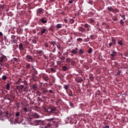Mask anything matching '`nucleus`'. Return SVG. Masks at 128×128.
<instances>
[{
    "mask_svg": "<svg viewBox=\"0 0 128 128\" xmlns=\"http://www.w3.org/2000/svg\"><path fill=\"white\" fill-rule=\"evenodd\" d=\"M45 112H47L48 114L50 113H52L54 114H58V107L50 106L48 108H44Z\"/></svg>",
    "mask_w": 128,
    "mask_h": 128,
    "instance_id": "f257e3e1",
    "label": "nucleus"
},
{
    "mask_svg": "<svg viewBox=\"0 0 128 128\" xmlns=\"http://www.w3.org/2000/svg\"><path fill=\"white\" fill-rule=\"evenodd\" d=\"M54 118H50L47 119V122L48 123H47V124L46 125V128H49L50 126H54V124L56 123V122H54Z\"/></svg>",
    "mask_w": 128,
    "mask_h": 128,
    "instance_id": "f03ea898",
    "label": "nucleus"
},
{
    "mask_svg": "<svg viewBox=\"0 0 128 128\" xmlns=\"http://www.w3.org/2000/svg\"><path fill=\"white\" fill-rule=\"evenodd\" d=\"M111 40L112 42L109 43V44H108V46L107 47L108 48H110L111 46H116V38H114V37H112L111 38Z\"/></svg>",
    "mask_w": 128,
    "mask_h": 128,
    "instance_id": "7ed1b4c3",
    "label": "nucleus"
},
{
    "mask_svg": "<svg viewBox=\"0 0 128 128\" xmlns=\"http://www.w3.org/2000/svg\"><path fill=\"white\" fill-rule=\"evenodd\" d=\"M44 13V10L42 8H38L36 10V16H40Z\"/></svg>",
    "mask_w": 128,
    "mask_h": 128,
    "instance_id": "20e7f679",
    "label": "nucleus"
},
{
    "mask_svg": "<svg viewBox=\"0 0 128 128\" xmlns=\"http://www.w3.org/2000/svg\"><path fill=\"white\" fill-rule=\"evenodd\" d=\"M7 61L8 58H6V56H2L0 57V64H3L4 62Z\"/></svg>",
    "mask_w": 128,
    "mask_h": 128,
    "instance_id": "39448f33",
    "label": "nucleus"
},
{
    "mask_svg": "<svg viewBox=\"0 0 128 128\" xmlns=\"http://www.w3.org/2000/svg\"><path fill=\"white\" fill-rule=\"evenodd\" d=\"M82 26H84V28H86L87 32H90L91 31V26L90 25L88 24L87 23H86L85 24H81Z\"/></svg>",
    "mask_w": 128,
    "mask_h": 128,
    "instance_id": "423d86ee",
    "label": "nucleus"
},
{
    "mask_svg": "<svg viewBox=\"0 0 128 128\" xmlns=\"http://www.w3.org/2000/svg\"><path fill=\"white\" fill-rule=\"evenodd\" d=\"M15 116L16 117V118H15V122H16V124H18V120H20V112H16V113H15Z\"/></svg>",
    "mask_w": 128,
    "mask_h": 128,
    "instance_id": "0eeeda50",
    "label": "nucleus"
},
{
    "mask_svg": "<svg viewBox=\"0 0 128 128\" xmlns=\"http://www.w3.org/2000/svg\"><path fill=\"white\" fill-rule=\"evenodd\" d=\"M26 61L29 62H33V58L32 56L30 55H27L26 56Z\"/></svg>",
    "mask_w": 128,
    "mask_h": 128,
    "instance_id": "6e6552de",
    "label": "nucleus"
},
{
    "mask_svg": "<svg viewBox=\"0 0 128 128\" xmlns=\"http://www.w3.org/2000/svg\"><path fill=\"white\" fill-rule=\"evenodd\" d=\"M116 56V51H113L112 54L110 55V56H111V60H114V57Z\"/></svg>",
    "mask_w": 128,
    "mask_h": 128,
    "instance_id": "1a4fd4ad",
    "label": "nucleus"
},
{
    "mask_svg": "<svg viewBox=\"0 0 128 128\" xmlns=\"http://www.w3.org/2000/svg\"><path fill=\"white\" fill-rule=\"evenodd\" d=\"M47 22H48V20L46 17H42V18H40V22L42 24H47Z\"/></svg>",
    "mask_w": 128,
    "mask_h": 128,
    "instance_id": "9d476101",
    "label": "nucleus"
},
{
    "mask_svg": "<svg viewBox=\"0 0 128 128\" xmlns=\"http://www.w3.org/2000/svg\"><path fill=\"white\" fill-rule=\"evenodd\" d=\"M31 72H32V76L35 78L36 76L38 74V71L36 70L34 68L31 70Z\"/></svg>",
    "mask_w": 128,
    "mask_h": 128,
    "instance_id": "9b49d317",
    "label": "nucleus"
},
{
    "mask_svg": "<svg viewBox=\"0 0 128 128\" xmlns=\"http://www.w3.org/2000/svg\"><path fill=\"white\" fill-rule=\"evenodd\" d=\"M6 118H8H8H10V116H12V114H8V110H4V112Z\"/></svg>",
    "mask_w": 128,
    "mask_h": 128,
    "instance_id": "f8f14e48",
    "label": "nucleus"
},
{
    "mask_svg": "<svg viewBox=\"0 0 128 128\" xmlns=\"http://www.w3.org/2000/svg\"><path fill=\"white\" fill-rule=\"evenodd\" d=\"M66 94H68V96L72 97L74 96V94H72V91L70 90H66Z\"/></svg>",
    "mask_w": 128,
    "mask_h": 128,
    "instance_id": "ddd939ff",
    "label": "nucleus"
},
{
    "mask_svg": "<svg viewBox=\"0 0 128 128\" xmlns=\"http://www.w3.org/2000/svg\"><path fill=\"white\" fill-rule=\"evenodd\" d=\"M75 80L77 83H82V78L80 76H78L75 79Z\"/></svg>",
    "mask_w": 128,
    "mask_h": 128,
    "instance_id": "4468645a",
    "label": "nucleus"
},
{
    "mask_svg": "<svg viewBox=\"0 0 128 128\" xmlns=\"http://www.w3.org/2000/svg\"><path fill=\"white\" fill-rule=\"evenodd\" d=\"M42 124V120H34V124L36 126L40 125Z\"/></svg>",
    "mask_w": 128,
    "mask_h": 128,
    "instance_id": "2eb2a0df",
    "label": "nucleus"
},
{
    "mask_svg": "<svg viewBox=\"0 0 128 128\" xmlns=\"http://www.w3.org/2000/svg\"><path fill=\"white\" fill-rule=\"evenodd\" d=\"M42 79L45 80V82H47L49 80V77L48 76L44 75L42 76Z\"/></svg>",
    "mask_w": 128,
    "mask_h": 128,
    "instance_id": "dca6fc26",
    "label": "nucleus"
},
{
    "mask_svg": "<svg viewBox=\"0 0 128 128\" xmlns=\"http://www.w3.org/2000/svg\"><path fill=\"white\" fill-rule=\"evenodd\" d=\"M24 44L22 43H20L19 44V50L20 51L24 50Z\"/></svg>",
    "mask_w": 128,
    "mask_h": 128,
    "instance_id": "f3484780",
    "label": "nucleus"
},
{
    "mask_svg": "<svg viewBox=\"0 0 128 128\" xmlns=\"http://www.w3.org/2000/svg\"><path fill=\"white\" fill-rule=\"evenodd\" d=\"M4 40H6V36H0V42H3Z\"/></svg>",
    "mask_w": 128,
    "mask_h": 128,
    "instance_id": "a211bd4d",
    "label": "nucleus"
},
{
    "mask_svg": "<svg viewBox=\"0 0 128 128\" xmlns=\"http://www.w3.org/2000/svg\"><path fill=\"white\" fill-rule=\"evenodd\" d=\"M36 53L38 54V56H42L43 52L42 50H38L36 51Z\"/></svg>",
    "mask_w": 128,
    "mask_h": 128,
    "instance_id": "6ab92c4d",
    "label": "nucleus"
},
{
    "mask_svg": "<svg viewBox=\"0 0 128 128\" xmlns=\"http://www.w3.org/2000/svg\"><path fill=\"white\" fill-rule=\"evenodd\" d=\"M32 116L34 118H39L40 117V115L36 112L33 113Z\"/></svg>",
    "mask_w": 128,
    "mask_h": 128,
    "instance_id": "aec40b11",
    "label": "nucleus"
},
{
    "mask_svg": "<svg viewBox=\"0 0 128 128\" xmlns=\"http://www.w3.org/2000/svg\"><path fill=\"white\" fill-rule=\"evenodd\" d=\"M84 52V50L82 48L79 49L78 51V54L80 55H82Z\"/></svg>",
    "mask_w": 128,
    "mask_h": 128,
    "instance_id": "412c9836",
    "label": "nucleus"
},
{
    "mask_svg": "<svg viewBox=\"0 0 128 128\" xmlns=\"http://www.w3.org/2000/svg\"><path fill=\"white\" fill-rule=\"evenodd\" d=\"M47 30L45 28H42L40 30V34L42 35L43 34H45Z\"/></svg>",
    "mask_w": 128,
    "mask_h": 128,
    "instance_id": "4be33fe9",
    "label": "nucleus"
},
{
    "mask_svg": "<svg viewBox=\"0 0 128 128\" xmlns=\"http://www.w3.org/2000/svg\"><path fill=\"white\" fill-rule=\"evenodd\" d=\"M48 92V90H47L46 89H45V90L42 89V92H40L42 93V94H46Z\"/></svg>",
    "mask_w": 128,
    "mask_h": 128,
    "instance_id": "5701e85b",
    "label": "nucleus"
},
{
    "mask_svg": "<svg viewBox=\"0 0 128 128\" xmlns=\"http://www.w3.org/2000/svg\"><path fill=\"white\" fill-rule=\"evenodd\" d=\"M26 68L27 70H29L31 68V64H26Z\"/></svg>",
    "mask_w": 128,
    "mask_h": 128,
    "instance_id": "b1692460",
    "label": "nucleus"
},
{
    "mask_svg": "<svg viewBox=\"0 0 128 128\" xmlns=\"http://www.w3.org/2000/svg\"><path fill=\"white\" fill-rule=\"evenodd\" d=\"M111 12H113V13H114V14L120 12V10L118 8H114V10H111Z\"/></svg>",
    "mask_w": 128,
    "mask_h": 128,
    "instance_id": "393cba45",
    "label": "nucleus"
},
{
    "mask_svg": "<svg viewBox=\"0 0 128 128\" xmlns=\"http://www.w3.org/2000/svg\"><path fill=\"white\" fill-rule=\"evenodd\" d=\"M112 20H113L114 22H117L118 20V16H114L112 17Z\"/></svg>",
    "mask_w": 128,
    "mask_h": 128,
    "instance_id": "a878e982",
    "label": "nucleus"
},
{
    "mask_svg": "<svg viewBox=\"0 0 128 128\" xmlns=\"http://www.w3.org/2000/svg\"><path fill=\"white\" fill-rule=\"evenodd\" d=\"M5 86H6V89L9 90L10 89V84L8 83L6 84Z\"/></svg>",
    "mask_w": 128,
    "mask_h": 128,
    "instance_id": "bb28decb",
    "label": "nucleus"
},
{
    "mask_svg": "<svg viewBox=\"0 0 128 128\" xmlns=\"http://www.w3.org/2000/svg\"><path fill=\"white\" fill-rule=\"evenodd\" d=\"M1 64V65H4V67L6 68L10 67V64H9L8 63H7V62H6V63H4V62L3 64Z\"/></svg>",
    "mask_w": 128,
    "mask_h": 128,
    "instance_id": "cd10ccee",
    "label": "nucleus"
},
{
    "mask_svg": "<svg viewBox=\"0 0 128 128\" xmlns=\"http://www.w3.org/2000/svg\"><path fill=\"white\" fill-rule=\"evenodd\" d=\"M79 31L81 32H84L86 31V30H84V28L80 26V28H79Z\"/></svg>",
    "mask_w": 128,
    "mask_h": 128,
    "instance_id": "c85d7f7f",
    "label": "nucleus"
},
{
    "mask_svg": "<svg viewBox=\"0 0 128 128\" xmlns=\"http://www.w3.org/2000/svg\"><path fill=\"white\" fill-rule=\"evenodd\" d=\"M32 89L34 90H36V88H38V85L37 84H33L32 86Z\"/></svg>",
    "mask_w": 128,
    "mask_h": 128,
    "instance_id": "c756f323",
    "label": "nucleus"
},
{
    "mask_svg": "<svg viewBox=\"0 0 128 128\" xmlns=\"http://www.w3.org/2000/svg\"><path fill=\"white\" fill-rule=\"evenodd\" d=\"M89 22H90V24H94V22H95V20H93V18H90L89 19Z\"/></svg>",
    "mask_w": 128,
    "mask_h": 128,
    "instance_id": "7c9ffc66",
    "label": "nucleus"
},
{
    "mask_svg": "<svg viewBox=\"0 0 128 128\" xmlns=\"http://www.w3.org/2000/svg\"><path fill=\"white\" fill-rule=\"evenodd\" d=\"M72 54H77L78 51L76 50H74V49H72L71 52Z\"/></svg>",
    "mask_w": 128,
    "mask_h": 128,
    "instance_id": "2f4dec72",
    "label": "nucleus"
},
{
    "mask_svg": "<svg viewBox=\"0 0 128 128\" xmlns=\"http://www.w3.org/2000/svg\"><path fill=\"white\" fill-rule=\"evenodd\" d=\"M70 86V85L68 84H66V85H64V89L66 90H68V86Z\"/></svg>",
    "mask_w": 128,
    "mask_h": 128,
    "instance_id": "473e14b6",
    "label": "nucleus"
},
{
    "mask_svg": "<svg viewBox=\"0 0 128 128\" xmlns=\"http://www.w3.org/2000/svg\"><path fill=\"white\" fill-rule=\"evenodd\" d=\"M70 24H72L74 23V19L70 20L69 22Z\"/></svg>",
    "mask_w": 128,
    "mask_h": 128,
    "instance_id": "72a5a7b5",
    "label": "nucleus"
},
{
    "mask_svg": "<svg viewBox=\"0 0 128 128\" xmlns=\"http://www.w3.org/2000/svg\"><path fill=\"white\" fill-rule=\"evenodd\" d=\"M94 79V77H93L92 76H89V80H90V82H93Z\"/></svg>",
    "mask_w": 128,
    "mask_h": 128,
    "instance_id": "f704fd0d",
    "label": "nucleus"
},
{
    "mask_svg": "<svg viewBox=\"0 0 128 128\" xmlns=\"http://www.w3.org/2000/svg\"><path fill=\"white\" fill-rule=\"evenodd\" d=\"M107 10H109V12H110L114 10V9L113 8H112V7H107Z\"/></svg>",
    "mask_w": 128,
    "mask_h": 128,
    "instance_id": "c9c22d12",
    "label": "nucleus"
},
{
    "mask_svg": "<svg viewBox=\"0 0 128 128\" xmlns=\"http://www.w3.org/2000/svg\"><path fill=\"white\" fill-rule=\"evenodd\" d=\"M70 106L72 108H74V103L70 102Z\"/></svg>",
    "mask_w": 128,
    "mask_h": 128,
    "instance_id": "e433bc0d",
    "label": "nucleus"
},
{
    "mask_svg": "<svg viewBox=\"0 0 128 128\" xmlns=\"http://www.w3.org/2000/svg\"><path fill=\"white\" fill-rule=\"evenodd\" d=\"M67 70H68V68H66V66H64L62 67V70H63V72H66Z\"/></svg>",
    "mask_w": 128,
    "mask_h": 128,
    "instance_id": "4c0bfd02",
    "label": "nucleus"
},
{
    "mask_svg": "<svg viewBox=\"0 0 128 128\" xmlns=\"http://www.w3.org/2000/svg\"><path fill=\"white\" fill-rule=\"evenodd\" d=\"M118 44L120 46H123V43H122V40H119L118 42Z\"/></svg>",
    "mask_w": 128,
    "mask_h": 128,
    "instance_id": "58836bf2",
    "label": "nucleus"
},
{
    "mask_svg": "<svg viewBox=\"0 0 128 128\" xmlns=\"http://www.w3.org/2000/svg\"><path fill=\"white\" fill-rule=\"evenodd\" d=\"M120 16L121 18L123 19V20H125V15H122V14H120Z\"/></svg>",
    "mask_w": 128,
    "mask_h": 128,
    "instance_id": "ea45409f",
    "label": "nucleus"
},
{
    "mask_svg": "<svg viewBox=\"0 0 128 128\" xmlns=\"http://www.w3.org/2000/svg\"><path fill=\"white\" fill-rule=\"evenodd\" d=\"M120 24H121V26H124V22L123 21V20H120Z\"/></svg>",
    "mask_w": 128,
    "mask_h": 128,
    "instance_id": "a19ab883",
    "label": "nucleus"
},
{
    "mask_svg": "<svg viewBox=\"0 0 128 128\" xmlns=\"http://www.w3.org/2000/svg\"><path fill=\"white\" fill-rule=\"evenodd\" d=\"M8 16H13V14L11 12H8Z\"/></svg>",
    "mask_w": 128,
    "mask_h": 128,
    "instance_id": "79ce46f5",
    "label": "nucleus"
},
{
    "mask_svg": "<svg viewBox=\"0 0 128 128\" xmlns=\"http://www.w3.org/2000/svg\"><path fill=\"white\" fill-rule=\"evenodd\" d=\"M76 41H77V42H82V38H77Z\"/></svg>",
    "mask_w": 128,
    "mask_h": 128,
    "instance_id": "37998d69",
    "label": "nucleus"
},
{
    "mask_svg": "<svg viewBox=\"0 0 128 128\" xmlns=\"http://www.w3.org/2000/svg\"><path fill=\"white\" fill-rule=\"evenodd\" d=\"M12 60L14 62H18V59L16 58H12Z\"/></svg>",
    "mask_w": 128,
    "mask_h": 128,
    "instance_id": "c03bdc74",
    "label": "nucleus"
},
{
    "mask_svg": "<svg viewBox=\"0 0 128 128\" xmlns=\"http://www.w3.org/2000/svg\"><path fill=\"white\" fill-rule=\"evenodd\" d=\"M88 53L90 54L92 53V48H89L88 50Z\"/></svg>",
    "mask_w": 128,
    "mask_h": 128,
    "instance_id": "a18cd8bd",
    "label": "nucleus"
},
{
    "mask_svg": "<svg viewBox=\"0 0 128 128\" xmlns=\"http://www.w3.org/2000/svg\"><path fill=\"white\" fill-rule=\"evenodd\" d=\"M49 30H50L51 32H54V26H50V28H49Z\"/></svg>",
    "mask_w": 128,
    "mask_h": 128,
    "instance_id": "49530a36",
    "label": "nucleus"
},
{
    "mask_svg": "<svg viewBox=\"0 0 128 128\" xmlns=\"http://www.w3.org/2000/svg\"><path fill=\"white\" fill-rule=\"evenodd\" d=\"M50 71H52V72H56V69L54 68H50Z\"/></svg>",
    "mask_w": 128,
    "mask_h": 128,
    "instance_id": "de8ad7c7",
    "label": "nucleus"
},
{
    "mask_svg": "<svg viewBox=\"0 0 128 128\" xmlns=\"http://www.w3.org/2000/svg\"><path fill=\"white\" fill-rule=\"evenodd\" d=\"M4 7V4L0 6V11L3 10Z\"/></svg>",
    "mask_w": 128,
    "mask_h": 128,
    "instance_id": "09e8293b",
    "label": "nucleus"
},
{
    "mask_svg": "<svg viewBox=\"0 0 128 128\" xmlns=\"http://www.w3.org/2000/svg\"><path fill=\"white\" fill-rule=\"evenodd\" d=\"M70 62V64H72V66H74V65H75V61L74 60H72V62Z\"/></svg>",
    "mask_w": 128,
    "mask_h": 128,
    "instance_id": "8fccbe9b",
    "label": "nucleus"
},
{
    "mask_svg": "<svg viewBox=\"0 0 128 128\" xmlns=\"http://www.w3.org/2000/svg\"><path fill=\"white\" fill-rule=\"evenodd\" d=\"M66 62H68V64L70 62H72V60H70V58H68L66 59Z\"/></svg>",
    "mask_w": 128,
    "mask_h": 128,
    "instance_id": "3c124183",
    "label": "nucleus"
},
{
    "mask_svg": "<svg viewBox=\"0 0 128 128\" xmlns=\"http://www.w3.org/2000/svg\"><path fill=\"white\" fill-rule=\"evenodd\" d=\"M124 56L128 57V52H124Z\"/></svg>",
    "mask_w": 128,
    "mask_h": 128,
    "instance_id": "603ef678",
    "label": "nucleus"
},
{
    "mask_svg": "<svg viewBox=\"0 0 128 128\" xmlns=\"http://www.w3.org/2000/svg\"><path fill=\"white\" fill-rule=\"evenodd\" d=\"M6 78H7V77L6 76H2V80H6Z\"/></svg>",
    "mask_w": 128,
    "mask_h": 128,
    "instance_id": "864d4df0",
    "label": "nucleus"
},
{
    "mask_svg": "<svg viewBox=\"0 0 128 128\" xmlns=\"http://www.w3.org/2000/svg\"><path fill=\"white\" fill-rule=\"evenodd\" d=\"M61 26L62 24H56V28H61Z\"/></svg>",
    "mask_w": 128,
    "mask_h": 128,
    "instance_id": "5fc2aeb1",
    "label": "nucleus"
},
{
    "mask_svg": "<svg viewBox=\"0 0 128 128\" xmlns=\"http://www.w3.org/2000/svg\"><path fill=\"white\" fill-rule=\"evenodd\" d=\"M104 26H105V28L106 30H108L110 28V26L109 25H105Z\"/></svg>",
    "mask_w": 128,
    "mask_h": 128,
    "instance_id": "6e6d98bb",
    "label": "nucleus"
},
{
    "mask_svg": "<svg viewBox=\"0 0 128 128\" xmlns=\"http://www.w3.org/2000/svg\"><path fill=\"white\" fill-rule=\"evenodd\" d=\"M59 58H60V60H65L66 58L64 56H61V57H59Z\"/></svg>",
    "mask_w": 128,
    "mask_h": 128,
    "instance_id": "4d7b16f0",
    "label": "nucleus"
},
{
    "mask_svg": "<svg viewBox=\"0 0 128 128\" xmlns=\"http://www.w3.org/2000/svg\"><path fill=\"white\" fill-rule=\"evenodd\" d=\"M10 38H11V39L14 40L15 38H16V36L12 35V36H11V37H10Z\"/></svg>",
    "mask_w": 128,
    "mask_h": 128,
    "instance_id": "13d9d810",
    "label": "nucleus"
},
{
    "mask_svg": "<svg viewBox=\"0 0 128 128\" xmlns=\"http://www.w3.org/2000/svg\"><path fill=\"white\" fill-rule=\"evenodd\" d=\"M74 121V120H70V124H73Z\"/></svg>",
    "mask_w": 128,
    "mask_h": 128,
    "instance_id": "bf43d9fd",
    "label": "nucleus"
},
{
    "mask_svg": "<svg viewBox=\"0 0 128 128\" xmlns=\"http://www.w3.org/2000/svg\"><path fill=\"white\" fill-rule=\"evenodd\" d=\"M120 74H122V70H118V74H116L117 76H120Z\"/></svg>",
    "mask_w": 128,
    "mask_h": 128,
    "instance_id": "052dcab7",
    "label": "nucleus"
},
{
    "mask_svg": "<svg viewBox=\"0 0 128 128\" xmlns=\"http://www.w3.org/2000/svg\"><path fill=\"white\" fill-rule=\"evenodd\" d=\"M12 42L14 44H17L18 41H17V40L14 39L12 40Z\"/></svg>",
    "mask_w": 128,
    "mask_h": 128,
    "instance_id": "680f3d73",
    "label": "nucleus"
},
{
    "mask_svg": "<svg viewBox=\"0 0 128 128\" xmlns=\"http://www.w3.org/2000/svg\"><path fill=\"white\" fill-rule=\"evenodd\" d=\"M55 80H56V79L54 78H52V83H54Z\"/></svg>",
    "mask_w": 128,
    "mask_h": 128,
    "instance_id": "e2e57ef3",
    "label": "nucleus"
},
{
    "mask_svg": "<svg viewBox=\"0 0 128 128\" xmlns=\"http://www.w3.org/2000/svg\"><path fill=\"white\" fill-rule=\"evenodd\" d=\"M72 3H74V0H70L68 1L69 4H72Z\"/></svg>",
    "mask_w": 128,
    "mask_h": 128,
    "instance_id": "0e129e2a",
    "label": "nucleus"
},
{
    "mask_svg": "<svg viewBox=\"0 0 128 128\" xmlns=\"http://www.w3.org/2000/svg\"><path fill=\"white\" fill-rule=\"evenodd\" d=\"M88 3L89 4H90L92 5V0H89L88 2Z\"/></svg>",
    "mask_w": 128,
    "mask_h": 128,
    "instance_id": "69168bd1",
    "label": "nucleus"
},
{
    "mask_svg": "<svg viewBox=\"0 0 128 128\" xmlns=\"http://www.w3.org/2000/svg\"><path fill=\"white\" fill-rule=\"evenodd\" d=\"M24 111L26 112H28V108L24 107Z\"/></svg>",
    "mask_w": 128,
    "mask_h": 128,
    "instance_id": "338daca9",
    "label": "nucleus"
},
{
    "mask_svg": "<svg viewBox=\"0 0 128 128\" xmlns=\"http://www.w3.org/2000/svg\"><path fill=\"white\" fill-rule=\"evenodd\" d=\"M104 128H110L109 126H104Z\"/></svg>",
    "mask_w": 128,
    "mask_h": 128,
    "instance_id": "774afa93",
    "label": "nucleus"
}]
</instances>
